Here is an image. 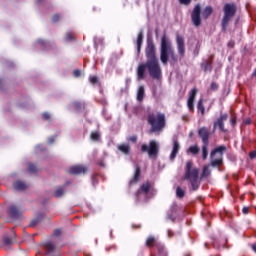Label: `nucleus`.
<instances>
[{"label": "nucleus", "instance_id": "obj_1", "mask_svg": "<svg viewBox=\"0 0 256 256\" xmlns=\"http://www.w3.org/2000/svg\"><path fill=\"white\" fill-rule=\"evenodd\" d=\"M146 63H142L137 68V77L139 81L145 79V73L148 71L152 79H161L162 71L159 60L157 59V48L151 40H147L145 48Z\"/></svg>", "mask_w": 256, "mask_h": 256}, {"label": "nucleus", "instance_id": "obj_2", "mask_svg": "<svg viewBox=\"0 0 256 256\" xmlns=\"http://www.w3.org/2000/svg\"><path fill=\"white\" fill-rule=\"evenodd\" d=\"M148 123L150 125V133H161L167 125L165 114L154 112L148 114Z\"/></svg>", "mask_w": 256, "mask_h": 256}, {"label": "nucleus", "instance_id": "obj_3", "mask_svg": "<svg viewBox=\"0 0 256 256\" xmlns=\"http://www.w3.org/2000/svg\"><path fill=\"white\" fill-rule=\"evenodd\" d=\"M184 179L190 182L192 191H197L201 185L199 180V169L193 167V162L188 161L185 167Z\"/></svg>", "mask_w": 256, "mask_h": 256}, {"label": "nucleus", "instance_id": "obj_4", "mask_svg": "<svg viewBox=\"0 0 256 256\" xmlns=\"http://www.w3.org/2000/svg\"><path fill=\"white\" fill-rule=\"evenodd\" d=\"M169 55L172 59H175V51L171 46V42L167 40V37L164 35L161 39V48H160V60L163 65H167L169 61Z\"/></svg>", "mask_w": 256, "mask_h": 256}, {"label": "nucleus", "instance_id": "obj_5", "mask_svg": "<svg viewBox=\"0 0 256 256\" xmlns=\"http://www.w3.org/2000/svg\"><path fill=\"white\" fill-rule=\"evenodd\" d=\"M224 16L222 18V29L223 31H227V27H229V23L231 19L235 17V13H237V5L234 3H227L223 7Z\"/></svg>", "mask_w": 256, "mask_h": 256}, {"label": "nucleus", "instance_id": "obj_6", "mask_svg": "<svg viewBox=\"0 0 256 256\" xmlns=\"http://www.w3.org/2000/svg\"><path fill=\"white\" fill-rule=\"evenodd\" d=\"M198 135L202 139V159L205 161L209 155V137H211V132L209 128L202 127L199 128Z\"/></svg>", "mask_w": 256, "mask_h": 256}, {"label": "nucleus", "instance_id": "obj_7", "mask_svg": "<svg viewBox=\"0 0 256 256\" xmlns=\"http://www.w3.org/2000/svg\"><path fill=\"white\" fill-rule=\"evenodd\" d=\"M227 151V147L218 146L210 153L211 166L219 167V165L223 164V154Z\"/></svg>", "mask_w": 256, "mask_h": 256}, {"label": "nucleus", "instance_id": "obj_8", "mask_svg": "<svg viewBox=\"0 0 256 256\" xmlns=\"http://www.w3.org/2000/svg\"><path fill=\"white\" fill-rule=\"evenodd\" d=\"M142 153H148L149 157H157V153H159V143L157 141H150V146L147 144H143L141 146Z\"/></svg>", "mask_w": 256, "mask_h": 256}, {"label": "nucleus", "instance_id": "obj_9", "mask_svg": "<svg viewBox=\"0 0 256 256\" xmlns=\"http://www.w3.org/2000/svg\"><path fill=\"white\" fill-rule=\"evenodd\" d=\"M136 197L142 201H147L151 197V183H143L137 191Z\"/></svg>", "mask_w": 256, "mask_h": 256}, {"label": "nucleus", "instance_id": "obj_10", "mask_svg": "<svg viewBox=\"0 0 256 256\" xmlns=\"http://www.w3.org/2000/svg\"><path fill=\"white\" fill-rule=\"evenodd\" d=\"M192 23L195 27L201 26V5L197 4L191 14Z\"/></svg>", "mask_w": 256, "mask_h": 256}, {"label": "nucleus", "instance_id": "obj_11", "mask_svg": "<svg viewBox=\"0 0 256 256\" xmlns=\"http://www.w3.org/2000/svg\"><path fill=\"white\" fill-rule=\"evenodd\" d=\"M228 115L227 114H222L217 121L214 122V131L215 129H220V131L225 132V121H227L228 119Z\"/></svg>", "mask_w": 256, "mask_h": 256}, {"label": "nucleus", "instance_id": "obj_12", "mask_svg": "<svg viewBox=\"0 0 256 256\" xmlns=\"http://www.w3.org/2000/svg\"><path fill=\"white\" fill-rule=\"evenodd\" d=\"M195 97H197V88H194L189 92V98L187 101L189 111H195Z\"/></svg>", "mask_w": 256, "mask_h": 256}, {"label": "nucleus", "instance_id": "obj_13", "mask_svg": "<svg viewBox=\"0 0 256 256\" xmlns=\"http://www.w3.org/2000/svg\"><path fill=\"white\" fill-rule=\"evenodd\" d=\"M179 149H181V144H179V140H177V137H174L172 152L170 154V161H175V157H177V153H179Z\"/></svg>", "mask_w": 256, "mask_h": 256}, {"label": "nucleus", "instance_id": "obj_14", "mask_svg": "<svg viewBox=\"0 0 256 256\" xmlns=\"http://www.w3.org/2000/svg\"><path fill=\"white\" fill-rule=\"evenodd\" d=\"M44 249H46L47 255H51L54 251V256H59V249L51 242H45Z\"/></svg>", "mask_w": 256, "mask_h": 256}, {"label": "nucleus", "instance_id": "obj_15", "mask_svg": "<svg viewBox=\"0 0 256 256\" xmlns=\"http://www.w3.org/2000/svg\"><path fill=\"white\" fill-rule=\"evenodd\" d=\"M176 43H177V49L179 55L184 56L185 55V40L183 39L182 36H177L176 38Z\"/></svg>", "mask_w": 256, "mask_h": 256}, {"label": "nucleus", "instance_id": "obj_16", "mask_svg": "<svg viewBox=\"0 0 256 256\" xmlns=\"http://www.w3.org/2000/svg\"><path fill=\"white\" fill-rule=\"evenodd\" d=\"M69 173L71 175H81V173H87V167L85 166H73L70 168Z\"/></svg>", "mask_w": 256, "mask_h": 256}, {"label": "nucleus", "instance_id": "obj_17", "mask_svg": "<svg viewBox=\"0 0 256 256\" xmlns=\"http://www.w3.org/2000/svg\"><path fill=\"white\" fill-rule=\"evenodd\" d=\"M23 212L21 210H19V208H17V206L12 205L9 208V215L10 217H12V219H17L18 217H21V214Z\"/></svg>", "mask_w": 256, "mask_h": 256}, {"label": "nucleus", "instance_id": "obj_18", "mask_svg": "<svg viewBox=\"0 0 256 256\" xmlns=\"http://www.w3.org/2000/svg\"><path fill=\"white\" fill-rule=\"evenodd\" d=\"M139 177H141V167L136 166L134 177L130 180L129 185H135V183H138Z\"/></svg>", "mask_w": 256, "mask_h": 256}, {"label": "nucleus", "instance_id": "obj_19", "mask_svg": "<svg viewBox=\"0 0 256 256\" xmlns=\"http://www.w3.org/2000/svg\"><path fill=\"white\" fill-rule=\"evenodd\" d=\"M212 61L211 60H204L201 64V69H203V71L205 73H207V71H212L213 66L211 65Z\"/></svg>", "mask_w": 256, "mask_h": 256}, {"label": "nucleus", "instance_id": "obj_20", "mask_svg": "<svg viewBox=\"0 0 256 256\" xmlns=\"http://www.w3.org/2000/svg\"><path fill=\"white\" fill-rule=\"evenodd\" d=\"M13 187L16 191H25V189H27L28 186L25 182L18 180L14 183Z\"/></svg>", "mask_w": 256, "mask_h": 256}, {"label": "nucleus", "instance_id": "obj_21", "mask_svg": "<svg viewBox=\"0 0 256 256\" xmlns=\"http://www.w3.org/2000/svg\"><path fill=\"white\" fill-rule=\"evenodd\" d=\"M213 13V8L211 6H207L203 12H202V17L203 19H209L211 17V14Z\"/></svg>", "mask_w": 256, "mask_h": 256}, {"label": "nucleus", "instance_id": "obj_22", "mask_svg": "<svg viewBox=\"0 0 256 256\" xmlns=\"http://www.w3.org/2000/svg\"><path fill=\"white\" fill-rule=\"evenodd\" d=\"M66 188L65 186H59L55 191H54V197H63L65 195Z\"/></svg>", "mask_w": 256, "mask_h": 256}, {"label": "nucleus", "instance_id": "obj_23", "mask_svg": "<svg viewBox=\"0 0 256 256\" xmlns=\"http://www.w3.org/2000/svg\"><path fill=\"white\" fill-rule=\"evenodd\" d=\"M43 217H45V214L43 213L38 214V216L30 222V227H35V225H37L38 223H41V221L43 220Z\"/></svg>", "mask_w": 256, "mask_h": 256}, {"label": "nucleus", "instance_id": "obj_24", "mask_svg": "<svg viewBox=\"0 0 256 256\" xmlns=\"http://www.w3.org/2000/svg\"><path fill=\"white\" fill-rule=\"evenodd\" d=\"M118 149L121 151V153H124V155H129V152L131 151L129 144H121L118 146Z\"/></svg>", "mask_w": 256, "mask_h": 256}, {"label": "nucleus", "instance_id": "obj_25", "mask_svg": "<svg viewBox=\"0 0 256 256\" xmlns=\"http://www.w3.org/2000/svg\"><path fill=\"white\" fill-rule=\"evenodd\" d=\"M16 242H17V240L15 238H10L9 236H5L3 238V243H4L5 247H9Z\"/></svg>", "mask_w": 256, "mask_h": 256}, {"label": "nucleus", "instance_id": "obj_26", "mask_svg": "<svg viewBox=\"0 0 256 256\" xmlns=\"http://www.w3.org/2000/svg\"><path fill=\"white\" fill-rule=\"evenodd\" d=\"M145 97V87L140 86L137 92V101H143Z\"/></svg>", "mask_w": 256, "mask_h": 256}, {"label": "nucleus", "instance_id": "obj_27", "mask_svg": "<svg viewBox=\"0 0 256 256\" xmlns=\"http://www.w3.org/2000/svg\"><path fill=\"white\" fill-rule=\"evenodd\" d=\"M143 45V33L140 32L137 37V51L141 53V47Z\"/></svg>", "mask_w": 256, "mask_h": 256}, {"label": "nucleus", "instance_id": "obj_28", "mask_svg": "<svg viewBox=\"0 0 256 256\" xmlns=\"http://www.w3.org/2000/svg\"><path fill=\"white\" fill-rule=\"evenodd\" d=\"M199 151L201 150L198 145H192L188 149V153H191V155H199Z\"/></svg>", "mask_w": 256, "mask_h": 256}, {"label": "nucleus", "instance_id": "obj_29", "mask_svg": "<svg viewBox=\"0 0 256 256\" xmlns=\"http://www.w3.org/2000/svg\"><path fill=\"white\" fill-rule=\"evenodd\" d=\"M198 113L205 115V106H203V99H200L197 104Z\"/></svg>", "mask_w": 256, "mask_h": 256}, {"label": "nucleus", "instance_id": "obj_30", "mask_svg": "<svg viewBox=\"0 0 256 256\" xmlns=\"http://www.w3.org/2000/svg\"><path fill=\"white\" fill-rule=\"evenodd\" d=\"M209 175H211V170L209 169V166H205L201 174V179H206V177H209Z\"/></svg>", "mask_w": 256, "mask_h": 256}, {"label": "nucleus", "instance_id": "obj_31", "mask_svg": "<svg viewBox=\"0 0 256 256\" xmlns=\"http://www.w3.org/2000/svg\"><path fill=\"white\" fill-rule=\"evenodd\" d=\"M176 197H178V199H183L185 197V190L178 186L176 188Z\"/></svg>", "mask_w": 256, "mask_h": 256}, {"label": "nucleus", "instance_id": "obj_32", "mask_svg": "<svg viewBox=\"0 0 256 256\" xmlns=\"http://www.w3.org/2000/svg\"><path fill=\"white\" fill-rule=\"evenodd\" d=\"M90 137L92 141H99L101 135L99 134V132H92Z\"/></svg>", "mask_w": 256, "mask_h": 256}, {"label": "nucleus", "instance_id": "obj_33", "mask_svg": "<svg viewBox=\"0 0 256 256\" xmlns=\"http://www.w3.org/2000/svg\"><path fill=\"white\" fill-rule=\"evenodd\" d=\"M28 171L30 173H36L37 172V166H35V164H33V163H29L28 164Z\"/></svg>", "mask_w": 256, "mask_h": 256}, {"label": "nucleus", "instance_id": "obj_34", "mask_svg": "<svg viewBox=\"0 0 256 256\" xmlns=\"http://www.w3.org/2000/svg\"><path fill=\"white\" fill-rule=\"evenodd\" d=\"M153 243H155V238L154 237H149L146 241V245L148 247H152L153 246Z\"/></svg>", "mask_w": 256, "mask_h": 256}, {"label": "nucleus", "instance_id": "obj_35", "mask_svg": "<svg viewBox=\"0 0 256 256\" xmlns=\"http://www.w3.org/2000/svg\"><path fill=\"white\" fill-rule=\"evenodd\" d=\"M89 81H90V83H92V85H95V83H97V81H98V78H97V76H91L89 78Z\"/></svg>", "mask_w": 256, "mask_h": 256}, {"label": "nucleus", "instance_id": "obj_36", "mask_svg": "<svg viewBox=\"0 0 256 256\" xmlns=\"http://www.w3.org/2000/svg\"><path fill=\"white\" fill-rule=\"evenodd\" d=\"M59 19H61V16H59V14H55V15L52 17L53 23H57V21H59Z\"/></svg>", "mask_w": 256, "mask_h": 256}, {"label": "nucleus", "instance_id": "obj_37", "mask_svg": "<svg viewBox=\"0 0 256 256\" xmlns=\"http://www.w3.org/2000/svg\"><path fill=\"white\" fill-rule=\"evenodd\" d=\"M217 89H219V85H217V83L212 82L211 83V90L212 91H217Z\"/></svg>", "mask_w": 256, "mask_h": 256}, {"label": "nucleus", "instance_id": "obj_38", "mask_svg": "<svg viewBox=\"0 0 256 256\" xmlns=\"http://www.w3.org/2000/svg\"><path fill=\"white\" fill-rule=\"evenodd\" d=\"M43 119H45V121H49V119H51V115H49V113L45 112L42 114Z\"/></svg>", "mask_w": 256, "mask_h": 256}, {"label": "nucleus", "instance_id": "obj_39", "mask_svg": "<svg viewBox=\"0 0 256 256\" xmlns=\"http://www.w3.org/2000/svg\"><path fill=\"white\" fill-rule=\"evenodd\" d=\"M179 2L181 3V5H190L191 0H179Z\"/></svg>", "mask_w": 256, "mask_h": 256}, {"label": "nucleus", "instance_id": "obj_40", "mask_svg": "<svg viewBox=\"0 0 256 256\" xmlns=\"http://www.w3.org/2000/svg\"><path fill=\"white\" fill-rule=\"evenodd\" d=\"M66 41H73V34L71 33L66 34Z\"/></svg>", "mask_w": 256, "mask_h": 256}, {"label": "nucleus", "instance_id": "obj_41", "mask_svg": "<svg viewBox=\"0 0 256 256\" xmlns=\"http://www.w3.org/2000/svg\"><path fill=\"white\" fill-rule=\"evenodd\" d=\"M128 141H131L132 143H137V136H131L128 138Z\"/></svg>", "mask_w": 256, "mask_h": 256}, {"label": "nucleus", "instance_id": "obj_42", "mask_svg": "<svg viewBox=\"0 0 256 256\" xmlns=\"http://www.w3.org/2000/svg\"><path fill=\"white\" fill-rule=\"evenodd\" d=\"M73 75H74V77H81V71L75 70V71L73 72Z\"/></svg>", "mask_w": 256, "mask_h": 256}, {"label": "nucleus", "instance_id": "obj_43", "mask_svg": "<svg viewBox=\"0 0 256 256\" xmlns=\"http://www.w3.org/2000/svg\"><path fill=\"white\" fill-rule=\"evenodd\" d=\"M59 235H61V230H60V229H56V230L54 231V236H55V237H59Z\"/></svg>", "mask_w": 256, "mask_h": 256}, {"label": "nucleus", "instance_id": "obj_44", "mask_svg": "<svg viewBox=\"0 0 256 256\" xmlns=\"http://www.w3.org/2000/svg\"><path fill=\"white\" fill-rule=\"evenodd\" d=\"M230 123H231V125L235 126V124L237 123L236 118H235V117H232V118L230 119Z\"/></svg>", "mask_w": 256, "mask_h": 256}, {"label": "nucleus", "instance_id": "obj_45", "mask_svg": "<svg viewBox=\"0 0 256 256\" xmlns=\"http://www.w3.org/2000/svg\"><path fill=\"white\" fill-rule=\"evenodd\" d=\"M242 213H243L244 215H247V213H249V208H248V207H244V208L242 209Z\"/></svg>", "mask_w": 256, "mask_h": 256}, {"label": "nucleus", "instance_id": "obj_46", "mask_svg": "<svg viewBox=\"0 0 256 256\" xmlns=\"http://www.w3.org/2000/svg\"><path fill=\"white\" fill-rule=\"evenodd\" d=\"M48 143H49V145L55 143V138H53V137L48 138Z\"/></svg>", "mask_w": 256, "mask_h": 256}, {"label": "nucleus", "instance_id": "obj_47", "mask_svg": "<svg viewBox=\"0 0 256 256\" xmlns=\"http://www.w3.org/2000/svg\"><path fill=\"white\" fill-rule=\"evenodd\" d=\"M255 157H256V152L255 151L251 152L250 159H255Z\"/></svg>", "mask_w": 256, "mask_h": 256}, {"label": "nucleus", "instance_id": "obj_48", "mask_svg": "<svg viewBox=\"0 0 256 256\" xmlns=\"http://www.w3.org/2000/svg\"><path fill=\"white\" fill-rule=\"evenodd\" d=\"M244 123H245V125H251V119H246V120L244 121Z\"/></svg>", "mask_w": 256, "mask_h": 256}, {"label": "nucleus", "instance_id": "obj_49", "mask_svg": "<svg viewBox=\"0 0 256 256\" xmlns=\"http://www.w3.org/2000/svg\"><path fill=\"white\" fill-rule=\"evenodd\" d=\"M168 237L169 238L173 237V232H171V230H168Z\"/></svg>", "mask_w": 256, "mask_h": 256}, {"label": "nucleus", "instance_id": "obj_50", "mask_svg": "<svg viewBox=\"0 0 256 256\" xmlns=\"http://www.w3.org/2000/svg\"><path fill=\"white\" fill-rule=\"evenodd\" d=\"M168 219H169L170 221H175V218H173V216H171V215H168Z\"/></svg>", "mask_w": 256, "mask_h": 256}, {"label": "nucleus", "instance_id": "obj_51", "mask_svg": "<svg viewBox=\"0 0 256 256\" xmlns=\"http://www.w3.org/2000/svg\"><path fill=\"white\" fill-rule=\"evenodd\" d=\"M253 252L256 253V244L252 245Z\"/></svg>", "mask_w": 256, "mask_h": 256}, {"label": "nucleus", "instance_id": "obj_52", "mask_svg": "<svg viewBox=\"0 0 256 256\" xmlns=\"http://www.w3.org/2000/svg\"><path fill=\"white\" fill-rule=\"evenodd\" d=\"M38 43H42V44H43V43H45V42H43V40H38Z\"/></svg>", "mask_w": 256, "mask_h": 256}, {"label": "nucleus", "instance_id": "obj_53", "mask_svg": "<svg viewBox=\"0 0 256 256\" xmlns=\"http://www.w3.org/2000/svg\"><path fill=\"white\" fill-rule=\"evenodd\" d=\"M75 106H76V107H79V103H78V102H76V103H75Z\"/></svg>", "mask_w": 256, "mask_h": 256}, {"label": "nucleus", "instance_id": "obj_54", "mask_svg": "<svg viewBox=\"0 0 256 256\" xmlns=\"http://www.w3.org/2000/svg\"><path fill=\"white\" fill-rule=\"evenodd\" d=\"M37 1V3H41V0H36Z\"/></svg>", "mask_w": 256, "mask_h": 256}, {"label": "nucleus", "instance_id": "obj_55", "mask_svg": "<svg viewBox=\"0 0 256 256\" xmlns=\"http://www.w3.org/2000/svg\"><path fill=\"white\" fill-rule=\"evenodd\" d=\"M164 256H167V255H164Z\"/></svg>", "mask_w": 256, "mask_h": 256}]
</instances>
